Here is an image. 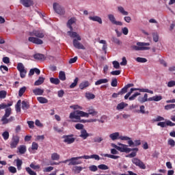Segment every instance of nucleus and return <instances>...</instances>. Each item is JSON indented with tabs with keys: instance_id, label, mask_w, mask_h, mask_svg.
Listing matches in <instances>:
<instances>
[{
	"instance_id": "nucleus-1",
	"label": "nucleus",
	"mask_w": 175,
	"mask_h": 175,
	"mask_svg": "<svg viewBox=\"0 0 175 175\" xmlns=\"http://www.w3.org/2000/svg\"><path fill=\"white\" fill-rule=\"evenodd\" d=\"M80 117H86L87 118H88V113L83 111L77 110L70 113L69 118H70L71 120H73V118L77 120H72L73 122H80V121H81L80 120Z\"/></svg>"
},
{
	"instance_id": "nucleus-2",
	"label": "nucleus",
	"mask_w": 175,
	"mask_h": 175,
	"mask_svg": "<svg viewBox=\"0 0 175 175\" xmlns=\"http://www.w3.org/2000/svg\"><path fill=\"white\" fill-rule=\"evenodd\" d=\"M146 46H150V43L138 42L136 45L131 46V49L134 51H146V50H150V48Z\"/></svg>"
},
{
	"instance_id": "nucleus-3",
	"label": "nucleus",
	"mask_w": 175,
	"mask_h": 175,
	"mask_svg": "<svg viewBox=\"0 0 175 175\" xmlns=\"http://www.w3.org/2000/svg\"><path fill=\"white\" fill-rule=\"evenodd\" d=\"M11 114H12V108L10 107L6 108L5 113L1 118V121L3 125H5L6 124H9V122H12V121H14V116L10 117ZM8 117H10V118L8 119Z\"/></svg>"
},
{
	"instance_id": "nucleus-4",
	"label": "nucleus",
	"mask_w": 175,
	"mask_h": 175,
	"mask_svg": "<svg viewBox=\"0 0 175 175\" xmlns=\"http://www.w3.org/2000/svg\"><path fill=\"white\" fill-rule=\"evenodd\" d=\"M118 151H120V152H131V151H139V148H128V145H125L124 144L118 143Z\"/></svg>"
},
{
	"instance_id": "nucleus-5",
	"label": "nucleus",
	"mask_w": 175,
	"mask_h": 175,
	"mask_svg": "<svg viewBox=\"0 0 175 175\" xmlns=\"http://www.w3.org/2000/svg\"><path fill=\"white\" fill-rule=\"evenodd\" d=\"M53 10H55V13L59 14V16H65V8L59 3H53Z\"/></svg>"
},
{
	"instance_id": "nucleus-6",
	"label": "nucleus",
	"mask_w": 175,
	"mask_h": 175,
	"mask_svg": "<svg viewBox=\"0 0 175 175\" xmlns=\"http://www.w3.org/2000/svg\"><path fill=\"white\" fill-rule=\"evenodd\" d=\"M79 159H81V157H77L69 159L70 163H68V166H76V165H81V163H83V161Z\"/></svg>"
},
{
	"instance_id": "nucleus-7",
	"label": "nucleus",
	"mask_w": 175,
	"mask_h": 175,
	"mask_svg": "<svg viewBox=\"0 0 175 175\" xmlns=\"http://www.w3.org/2000/svg\"><path fill=\"white\" fill-rule=\"evenodd\" d=\"M18 143H20V137L18 135L13 136L10 144V148H16Z\"/></svg>"
},
{
	"instance_id": "nucleus-8",
	"label": "nucleus",
	"mask_w": 175,
	"mask_h": 175,
	"mask_svg": "<svg viewBox=\"0 0 175 175\" xmlns=\"http://www.w3.org/2000/svg\"><path fill=\"white\" fill-rule=\"evenodd\" d=\"M132 163L135 165V166H138V167L140 169H146V165L144 163H143V161L138 158L132 159Z\"/></svg>"
},
{
	"instance_id": "nucleus-9",
	"label": "nucleus",
	"mask_w": 175,
	"mask_h": 175,
	"mask_svg": "<svg viewBox=\"0 0 175 175\" xmlns=\"http://www.w3.org/2000/svg\"><path fill=\"white\" fill-rule=\"evenodd\" d=\"M107 17L109 21L111 23V24H113V25H120V27L122 26V22L116 20V16H114L113 14H108Z\"/></svg>"
},
{
	"instance_id": "nucleus-10",
	"label": "nucleus",
	"mask_w": 175,
	"mask_h": 175,
	"mask_svg": "<svg viewBox=\"0 0 175 175\" xmlns=\"http://www.w3.org/2000/svg\"><path fill=\"white\" fill-rule=\"evenodd\" d=\"M148 89H140V88H131L130 91L124 96V99H128L131 95L133 93V91H139V92H147Z\"/></svg>"
},
{
	"instance_id": "nucleus-11",
	"label": "nucleus",
	"mask_w": 175,
	"mask_h": 175,
	"mask_svg": "<svg viewBox=\"0 0 175 175\" xmlns=\"http://www.w3.org/2000/svg\"><path fill=\"white\" fill-rule=\"evenodd\" d=\"M29 35L30 36H36V38H44V33L42 31L33 30V31L29 32Z\"/></svg>"
},
{
	"instance_id": "nucleus-12",
	"label": "nucleus",
	"mask_w": 175,
	"mask_h": 175,
	"mask_svg": "<svg viewBox=\"0 0 175 175\" xmlns=\"http://www.w3.org/2000/svg\"><path fill=\"white\" fill-rule=\"evenodd\" d=\"M73 46L75 47V49H78L79 50H85V48L84 47V45L83 44L80 43V40L77 39H74L72 41Z\"/></svg>"
},
{
	"instance_id": "nucleus-13",
	"label": "nucleus",
	"mask_w": 175,
	"mask_h": 175,
	"mask_svg": "<svg viewBox=\"0 0 175 175\" xmlns=\"http://www.w3.org/2000/svg\"><path fill=\"white\" fill-rule=\"evenodd\" d=\"M63 139L64 143H67V144H72V143H75V139L72 137V135H64Z\"/></svg>"
},
{
	"instance_id": "nucleus-14",
	"label": "nucleus",
	"mask_w": 175,
	"mask_h": 175,
	"mask_svg": "<svg viewBox=\"0 0 175 175\" xmlns=\"http://www.w3.org/2000/svg\"><path fill=\"white\" fill-rule=\"evenodd\" d=\"M28 40L29 42H31V43H34L35 44H43V40L38 38L29 37Z\"/></svg>"
},
{
	"instance_id": "nucleus-15",
	"label": "nucleus",
	"mask_w": 175,
	"mask_h": 175,
	"mask_svg": "<svg viewBox=\"0 0 175 175\" xmlns=\"http://www.w3.org/2000/svg\"><path fill=\"white\" fill-rule=\"evenodd\" d=\"M150 98H148V94H145L144 96L138 97V101L140 103H145V102H150Z\"/></svg>"
},
{
	"instance_id": "nucleus-16",
	"label": "nucleus",
	"mask_w": 175,
	"mask_h": 175,
	"mask_svg": "<svg viewBox=\"0 0 175 175\" xmlns=\"http://www.w3.org/2000/svg\"><path fill=\"white\" fill-rule=\"evenodd\" d=\"M68 33L70 38H75V39H77V40H81V37L77 33V32L68 31Z\"/></svg>"
},
{
	"instance_id": "nucleus-17",
	"label": "nucleus",
	"mask_w": 175,
	"mask_h": 175,
	"mask_svg": "<svg viewBox=\"0 0 175 175\" xmlns=\"http://www.w3.org/2000/svg\"><path fill=\"white\" fill-rule=\"evenodd\" d=\"M89 20L91 21H96L98 24H102V18L98 16H89Z\"/></svg>"
},
{
	"instance_id": "nucleus-18",
	"label": "nucleus",
	"mask_w": 175,
	"mask_h": 175,
	"mask_svg": "<svg viewBox=\"0 0 175 175\" xmlns=\"http://www.w3.org/2000/svg\"><path fill=\"white\" fill-rule=\"evenodd\" d=\"M75 23H76V18H71L70 20H68L67 27L70 28V31H73V27H72V25H73Z\"/></svg>"
},
{
	"instance_id": "nucleus-19",
	"label": "nucleus",
	"mask_w": 175,
	"mask_h": 175,
	"mask_svg": "<svg viewBox=\"0 0 175 175\" xmlns=\"http://www.w3.org/2000/svg\"><path fill=\"white\" fill-rule=\"evenodd\" d=\"M79 137H82V139H83V140H85V139H87V137H90V134L88 133H87V130L83 129L81 131V134H80Z\"/></svg>"
},
{
	"instance_id": "nucleus-20",
	"label": "nucleus",
	"mask_w": 175,
	"mask_h": 175,
	"mask_svg": "<svg viewBox=\"0 0 175 175\" xmlns=\"http://www.w3.org/2000/svg\"><path fill=\"white\" fill-rule=\"evenodd\" d=\"M33 93L34 94V95H43V94H44V90L37 88L34 90H33Z\"/></svg>"
},
{
	"instance_id": "nucleus-21",
	"label": "nucleus",
	"mask_w": 175,
	"mask_h": 175,
	"mask_svg": "<svg viewBox=\"0 0 175 175\" xmlns=\"http://www.w3.org/2000/svg\"><path fill=\"white\" fill-rule=\"evenodd\" d=\"M21 3L25 8H29V6H32L33 3L31 0H21Z\"/></svg>"
},
{
	"instance_id": "nucleus-22",
	"label": "nucleus",
	"mask_w": 175,
	"mask_h": 175,
	"mask_svg": "<svg viewBox=\"0 0 175 175\" xmlns=\"http://www.w3.org/2000/svg\"><path fill=\"white\" fill-rule=\"evenodd\" d=\"M118 12H119L120 14H122V16H128V14H129V12H128V11H126L122 6L118 7Z\"/></svg>"
},
{
	"instance_id": "nucleus-23",
	"label": "nucleus",
	"mask_w": 175,
	"mask_h": 175,
	"mask_svg": "<svg viewBox=\"0 0 175 175\" xmlns=\"http://www.w3.org/2000/svg\"><path fill=\"white\" fill-rule=\"evenodd\" d=\"M72 170L75 174H79V173H80L81 170H83V167L81 166L75 165L72 167Z\"/></svg>"
},
{
	"instance_id": "nucleus-24",
	"label": "nucleus",
	"mask_w": 175,
	"mask_h": 175,
	"mask_svg": "<svg viewBox=\"0 0 175 175\" xmlns=\"http://www.w3.org/2000/svg\"><path fill=\"white\" fill-rule=\"evenodd\" d=\"M88 113H87L88 114V117H90V115L92 116L93 117L98 116V111H95L92 107L88 108Z\"/></svg>"
},
{
	"instance_id": "nucleus-25",
	"label": "nucleus",
	"mask_w": 175,
	"mask_h": 175,
	"mask_svg": "<svg viewBox=\"0 0 175 175\" xmlns=\"http://www.w3.org/2000/svg\"><path fill=\"white\" fill-rule=\"evenodd\" d=\"M109 137L110 139H111V140H113V141L117 140L120 139V133L118 132L113 133L109 135Z\"/></svg>"
},
{
	"instance_id": "nucleus-26",
	"label": "nucleus",
	"mask_w": 175,
	"mask_h": 175,
	"mask_svg": "<svg viewBox=\"0 0 175 175\" xmlns=\"http://www.w3.org/2000/svg\"><path fill=\"white\" fill-rule=\"evenodd\" d=\"M87 87H90V82L88 81H83L79 84L80 90H84V88H87Z\"/></svg>"
},
{
	"instance_id": "nucleus-27",
	"label": "nucleus",
	"mask_w": 175,
	"mask_h": 175,
	"mask_svg": "<svg viewBox=\"0 0 175 175\" xmlns=\"http://www.w3.org/2000/svg\"><path fill=\"white\" fill-rule=\"evenodd\" d=\"M106 83H109V79H100L95 82V85H100V84H106Z\"/></svg>"
},
{
	"instance_id": "nucleus-28",
	"label": "nucleus",
	"mask_w": 175,
	"mask_h": 175,
	"mask_svg": "<svg viewBox=\"0 0 175 175\" xmlns=\"http://www.w3.org/2000/svg\"><path fill=\"white\" fill-rule=\"evenodd\" d=\"M159 102V100H162V96H154L152 97L149 98V102Z\"/></svg>"
},
{
	"instance_id": "nucleus-29",
	"label": "nucleus",
	"mask_w": 175,
	"mask_h": 175,
	"mask_svg": "<svg viewBox=\"0 0 175 175\" xmlns=\"http://www.w3.org/2000/svg\"><path fill=\"white\" fill-rule=\"evenodd\" d=\"M44 77H40L39 79L35 81L34 85H42L43 83H44Z\"/></svg>"
},
{
	"instance_id": "nucleus-30",
	"label": "nucleus",
	"mask_w": 175,
	"mask_h": 175,
	"mask_svg": "<svg viewBox=\"0 0 175 175\" xmlns=\"http://www.w3.org/2000/svg\"><path fill=\"white\" fill-rule=\"evenodd\" d=\"M126 106H128V104L122 102L117 105L116 109L117 110H124Z\"/></svg>"
},
{
	"instance_id": "nucleus-31",
	"label": "nucleus",
	"mask_w": 175,
	"mask_h": 175,
	"mask_svg": "<svg viewBox=\"0 0 175 175\" xmlns=\"http://www.w3.org/2000/svg\"><path fill=\"white\" fill-rule=\"evenodd\" d=\"M18 150L21 154H25L27 152V146L25 145H21L18 148Z\"/></svg>"
},
{
	"instance_id": "nucleus-32",
	"label": "nucleus",
	"mask_w": 175,
	"mask_h": 175,
	"mask_svg": "<svg viewBox=\"0 0 175 175\" xmlns=\"http://www.w3.org/2000/svg\"><path fill=\"white\" fill-rule=\"evenodd\" d=\"M22 109L23 110H28L29 109V103L28 101H22Z\"/></svg>"
},
{
	"instance_id": "nucleus-33",
	"label": "nucleus",
	"mask_w": 175,
	"mask_h": 175,
	"mask_svg": "<svg viewBox=\"0 0 175 175\" xmlns=\"http://www.w3.org/2000/svg\"><path fill=\"white\" fill-rule=\"evenodd\" d=\"M33 58H35V59H38V61H42V59H44V55L36 53L33 55Z\"/></svg>"
},
{
	"instance_id": "nucleus-34",
	"label": "nucleus",
	"mask_w": 175,
	"mask_h": 175,
	"mask_svg": "<svg viewBox=\"0 0 175 175\" xmlns=\"http://www.w3.org/2000/svg\"><path fill=\"white\" fill-rule=\"evenodd\" d=\"M50 82L52 84H55V85H58V84H59V83H61V81H59V79L58 78H54V77L50 78Z\"/></svg>"
},
{
	"instance_id": "nucleus-35",
	"label": "nucleus",
	"mask_w": 175,
	"mask_h": 175,
	"mask_svg": "<svg viewBox=\"0 0 175 175\" xmlns=\"http://www.w3.org/2000/svg\"><path fill=\"white\" fill-rule=\"evenodd\" d=\"M59 80H62V81H65V80H66V75H65V72L60 71L59 72Z\"/></svg>"
},
{
	"instance_id": "nucleus-36",
	"label": "nucleus",
	"mask_w": 175,
	"mask_h": 175,
	"mask_svg": "<svg viewBox=\"0 0 175 175\" xmlns=\"http://www.w3.org/2000/svg\"><path fill=\"white\" fill-rule=\"evenodd\" d=\"M37 100H38L40 103H42V104L49 103V100H47V98L44 97H38Z\"/></svg>"
},
{
	"instance_id": "nucleus-37",
	"label": "nucleus",
	"mask_w": 175,
	"mask_h": 175,
	"mask_svg": "<svg viewBox=\"0 0 175 175\" xmlns=\"http://www.w3.org/2000/svg\"><path fill=\"white\" fill-rule=\"evenodd\" d=\"M99 43H100L101 44H103V50L104 51H105V53H106V50H107V43L106 42V40H101L99 41Z\"/></svg>"
},
{
	"instance_id": "nucleus-38",
	"label": "nucleus",
	"mask_w": 175,
	"mask_h": 175,
	"mask_svg": "<svg viewBox=\"0 0 175 175\" xmlns=\"http://www.w3.org/2000/svg\"><path fill=\"white\" fill-rule=\"evenodd\" d=\"M103 155V157H106L107 158H111V159H118V158H120V156H116L113 154H104Z\"/></svg>"
},
{
	"instance_id": "nucleus-39",
	"label": "nucleus",
	"mask_w": 175,
	"mask_h": 175,
	"mask_svg": "<svg viewBox=\"0 0 175 175\" xmlns=\"http://www.w3.org/2000/svg\"><path fill=\"white\" fill-rule=\"evenodd\" d=\"M16 167L18 170L21 169V166L23 165V161L20 159H17L16 160Z\"/></svg>"
},
{
	"instance_id": "nucleus-40",
	"label": "nucleus",
	"mask_w": 175,
	"mask_h": 175,
	"mask_svg": "<svg viewBox=\"0 0 175 175\" xmlns=\"http://www.w3.org/2000/svg\"><path fill=\"white\" fill-rule=\"evenodd\" d=\"M152 38H153V40L155 42V43L158 42L159 40V35H158V33L155 32V33H152Z\"/></svg>"
},
{
	"instance_id": "nucleus-41",
	"label": "nucleus",
	"mask_w": 175,
	"mask_h": 175,
	"mask_svg": "<svg viewBox=\"0 0 175 175\" xmlns=\"http://www.w3.org/2000/svg\"><path fill=\"white\" fill-rule=\"evenodd\" d=\"M52 161H58L59 159V154L58 153L55 152L51 154Z\"/></svg>"
},
{
	"instance_id": "nucleus-42",
	"label": "nucleus",
	"mask_w": 175,
	"mask_h": 175,
	"mask_svg": "<svg viewBox=\"0 0 175 175\" xmlns=\"http://www.w3.org/2000/svg\"><path fill=\"white\" fill-rule=\"evenodd\" d=\"M135 60L137 61V62H139L141 64H144V63L147 62V59H146L144 57H138L136 58Z\"/></svg>"
},
{
	"instance_id": "nucleus-43",
	"label": "nucleus",
	"mask_w": 175,
	"mask_h": 175,
	"mask_svg": "<svg viewBox=\"0 0 175 175\" xmlns=\"http://www.w3.org/2000/svg\"><path fill=\"white\" fill-rule=\"evenodd\" d=\"M17 69L19 72L23 70H25V67H24V64L23 63H18L17 65Z\"/></svg>"
},
{
	"instance_id": "nucleus-44",
	"label": "nucleus",
	"mask_w": 175,
	"mask_h": 175,
	"mask_svg": "<svg viewBox=\"0 0 175 175\" xmlns=\"http://www.w3.org/2000/svg\"><path fill=\"white\" fill-rule=\"evenodd\" d=\"M140 95V93L139 92H135L134 94H133L131 96H129V100H135L137 96Z\"/></svg>"
},
{
	"instance_id": "nucleus-45",
	"label": "nucleus",
	"mask_w": 175,
	"mask_h": 175,
	"mask_svg": "<svg viewBox=\"0 0 175 175\" xmlns=\"http://www.w3.org/2000/svg\"><path fill=\"white\" fill-rule=\"evenodd\" d=\"M25 91H27V88L25 86H23V88H21L18 92L19 96H23Z\"/></svg>"
},
{
	"instance_id": "nucleus-46",
	"label": "nucleus",
	"mask_w": 175,
	"mask_h": 175,
	"mask_svg": "<svg viewBox=\"0 0 175 175\" xmlns=\"http://www.w3.org/2000/svg\"><path fill=\"white\" fill-rule=\"evenodd\" d=\"M12 106V103H8V104H5V103H1L0 105V110H2L3 109H6L8 107H10Z\"/></svg>"
},
{
	"instance_id": "nucleus-47",
	"label": "nucleus",
	"mask_w": 175,
	"mask_h": 175,
	"mask_svg": "<svg viewBox=\"0 0 175 175\" xmlns=\"http://www.w3.org/2000/svg\"><path fill=\"white\" fill-rule=\"evenodd\" d=\"M26 172L29 174V175H36V172H33L31 167H27L25 168Z\"/></svg>"
},
{
	"instance_id": "nucleus-48",
	"label": "nucleus",
	"mask_w": 175,
	"mask_h": 175,
	"mask_svg": "<svg viewBox=\"0 0 175 175\" xmlns=\"http://www.w3.org/2000/svg\"><path fill=\"white\" fill-rule=\"evenodd\" d=\"M16 111H21V100H19L16 105Z\"/></svg>"
},
{
	"instance_id": "nucleus-49",
	"label": "nucleus",
	"mask_w": 175,
	"mask_h": 175,
	"mask_svg": "<svg viewBox=\"0 0 175 175\" xmlns=\"http://www.w3.org/2000/svg\"><path fill=\"white\" fill-rule=\"evenodd\" d=\"M8 94V92L5 90L0 91V99H5L6 98V95Z\"/></svg>"
},
{
	"instance_id": "nucleus-50",
	"label": "nucleus",
	"mask_w": 175,
	"mask_h": 175,
	"mask_svg": "<svg viewBox=\"0 0 175 175\" xmlns=\"http://www.w3.org/2000/svg\"><path fill=\"white\" fill-rule=\"evenodd\" d=\"M98 169L100 170H109V167L105 164H100L98 165Z\"/></svg>"
},
{
	"instance_id": "nucleus-51",
	"label": "nucleus",
	"mask_w": 175,
	"mask_h": 175,
	"mask_svg": "<svg viewBox=\"0 0 175 175\" xmlns=\"http://www.w3.org/2000/svg\"><path fill=\"white\" fill-rule=\"evenodd\" d=\"M145 109H146V107H144V105H142L139 107V111L140 113H142V114H148V111H146Z\"/></svg>"
},
{
	"instance_id": "nucleus-52",
	"label": "nucleus",
	"mask_w": 175,
	"mask_h": 175,
	"mask_svg": "<svg viewBox=\"0 0 175 175\" xmlns=\"http://www.w3.org/2000/svg\"><path fill=\"white\" fill-rule=\"evenodd\" d=\"M167 86L168 87V88H172L173 87H175V81H170L167 82Z\"/></svg>"
},
{
	"instance_id": "nucleus-53",
	"label": "nucleus",
	"mask_w": 175,
	"mask_h": 175,
	"mask_svg": "<svg viewBox=\"0 0 175 175\" xmlns=\"http://www.w3.org/2000/svg\"><path fill=\"white\" fill-rule=\"evenodd\" d=\"M165 110H172V109H175V104H169L165 106Z\"/></svg>"
},
{
	"instance_id": "nucleus-54",
	"label": "nucleus",
	"mask_w": 175,
	"mask_h": 175,
	"mask_svg": "<svg viewBox=\"0 0 175 175\" xmlns=\"http://www.w3.org/2000/svg\"><path fill=\"white\" fill-rule=\"evenodd\" d=\"M77 83H79V78H75L74 82L70 85V88H75L77 85Z\"/></svg>"
},
{
	"instance_id": "nucleus-55",
	"label": "nucleus",
	"mask_w": 175,
	"mask_h": 175,
	"mask_svg": "<svg viewBox=\"0 0 175 175\" xmlns=\"http://www.w3.org/2000/svg\"><path fill=\"white\" fill-rule=\"evenodd\" d=\"M126 92H128V88L126 85H125L123 88L121 89V90L119 92V94H120V95H124V94H126Z\"/></svg>"
},
{
	"instance_id": "nucleus-56",
	"label": "nucleus",
	"mask_w": 175,
	"mask_h": 175,
	"mask_svg": "<svg viewBox=\"0 0 175 175\" xmlns=\"http://www.w3.org/2000/svg\"><path fill=\"white\" fill-rule=\"evenodd\" d=\"M30 167L31 169H33V170H38V169H40V165H35L33 163H31L30 164Z\"/></svg>"
},
{
	"instance_id": "nucleus-57",
	"label": "nucleus",
	"mask_w": 175,
	"mask_h": 175,
	"mask_svg": "<svg viewBox=\"0 0 175 175\" xmlns=\"http://www.w3.org/2000/svg\"><path fill=\"white\" fill-rule=\"evenodd\" d=\"M85 96L87 99H94L95 98V94L92 93H86Z\"/></svg>"
},
{
	"instance_id": "nucleus-58",
	"label": "nucleus",
	"mask_w": 175,
	"mask_h": 175,
	"mask_svg": "<svg viewBox=\"0 0 175 175\" xmlns=\"http://www.w3.org/2000/svg\"><path fill=\"white\" fill-rule=\"evenodd\" d=\"M111 41L113 42V43H116V44H121V41L116 37H112L111 38Z\"/></svg>"
},
{
	"instance_id": "nucleus-59",
	"label": "nucleus",
	"mask_w": 175,
	"mask_h": 175,
	"mask_svg": "<svg viewBox=\"0 0 175 175\" xmlns=\"http://www.w3.org/2000/svg\"><path fill=\"white\" fill-rule=\"evenodd\" d=\"M8 170L10 173H17V169L15 167L10 166L8 167Z\"/></svg>"
},
{
	"instance_id": "nucleus-60",
	"label": "nucleus",
	"mask_w": 175,
	"mask_h": 175,
	"mask_svg": "<svg viewBox=\"0 0 175 175\" xmlns=\"http://www.w3.org/2000/svg\"><path fill=\"white\" fill-rule=\"evenodd\" d=\"M75 128L76 129H78L79 131H83V129H84V125L78 123L75 125Z\"/></svg>"
},
{
	"instance_id": "nucleus-61",
	"label": "nucleus",
	"mask_w": 175,
	"mask_h": 175,
	"mask_svg": "<svg viewBox=\"0 0 175 175\" xmlns=\"http://www.w3.org/2000/svg\"><path fill=\"white\" fill-rule=\"evenodd\" d=\"M89 170L90 172H97L98 171V167L96 165H90L89 167Z\"/></svg>"
},
{
	"instance_id": "nucleus-62",
	"label": "nucleus",
	"mask_w": 175,
	"mask_h": 175,
	"mask_svg": "<svg viewBox=\"0 0 175 175\" xmlns=\"http://www.w3.org/2000/svg\"><path fill=\"white\" fill-rule=\"evenodd\" d=\"M118 84V81H117V79H112L111 83V87H117Z\"/></svg>"
},
{
	"instance_id": "nucleus-63",
	"label": "nucleus",
	"mask_w": 175,
	"mask_h": 175,
	"mask_svg": "<svg viewBox=\"0 0 175 175\" xmlns=\"http://www.w3.org/2000/svg\"><path fill=\"white\" fill-rule=\"evenodd\" d=\"M113 65V68L115 69H120V63L117 61H113L112 62Z\"/></svg>"
},
{
	"instance_id": "nucleus-64",
	"label": "nucleus",
	"mask_w": 175,
	"mask_h": 175,
	"mask_svg": "<svg viewBox=\"0 0 175 175\" xmlns=\"http://www.w3.org/2000/svg\"><path fill=\"white\" fill-rule=\"evenodd\" d=\"M2 136L4 139V140H8L9 139V132L5 131L3 133Z\"/></svg>"
}]
</instances>
